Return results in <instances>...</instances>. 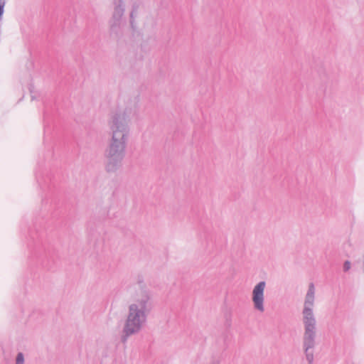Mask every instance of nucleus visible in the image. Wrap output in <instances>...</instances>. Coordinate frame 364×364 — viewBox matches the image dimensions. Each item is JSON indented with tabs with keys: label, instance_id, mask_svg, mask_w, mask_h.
<instances>
[{
	"label": "nucleus",
	"instance_id": "nucleus-1",
	"mask_svg": "<svg viewBox=\"0 0 364 364\" xmlns=\"http://www.w3.org/2000/svg\"><path fill=\"white\" fill-rule=\"evenodd\" d=\"M129 121L126 109L111 114L107 119L109 140L104 153L107 173H115L122 166L130 138Z\"/></svg>",
	"mask_w": 364,
	"mask_h": 364
},
{
	"label": "nucleus",
	"instance_id": "nucleus-2",
	"mask_svg": "<svg viewBox=\"0 0 364 364\" xmlns=\"http://www.w3.org/2000/svg\"><path fill=\"white\" fill-rule=\"evenodd\" d=\"M304 330L303 348L309 364H313L314 348L315 347L316 336V320H305Z\"/></svg>",
	"mask_w": 364,
	"mask_h": 364
},
{
	"label": "nucleus",
	"instance_id": "nucleus-3",
	"mask_svg": "<svg viewBox=\"0 0 364 364\" xmlns=\"http://www.w3.org/2000/svg\"><path fill=\"white\" fill-rule=\"evenodd\" d=\"M149 300V294L147 292H144L141 298L136 303L129 306L127 318H145L147 317L151 309V304Z\"/></svg>",
	"mask_w": 364,
	"mask_h": 364
},
{
	"label": "nucleus",
	"instance_id": "nucleus-4",
	"mask_svg": "<svg viewBox=\"0 0 364 364\" xmlns=\"http://www.w3.org/2000/svg\"><path fill=\"white\" fill-rule=\"evenodd\" d=\"M146 320H126L124 323L121 341L125 344L128 338L139 331Z\"/></svg>",
	"mask_w": 364,
	"mask_h": 364
},
{
	"label": "nucleus",
	"instance_id": "nucleus-5",
	"mask_svg": "<svg viewBox=\"0 0 364 364\" xmlns=\"http://www.w3.org/2000/svg\"><path fill=\"white\" fill-rule=\"evenodd\" d=\"M314 299L315 287L314 283H310L305 296L304 309L302 312L304 318H313V306L314 305Z\"/></svg>",
	"mask_w": 364,
	"mask_h": 364
},
{
	"label": "nucleus",
	"instance_id": "nucleus-6",
	"mask_svg": "<svg viewBox=\"0 0 364 364\" xmlns=\"http://www.w3.org/2000/svg\"><path fill=\"white\" fill-rule=\"evenodd\" d=\"M266 283L264 281L259 282L253 289L252 301L254 307L259 311H264V290Z\"/></svg>",
	"mask_w": 364,
	"mask_h": 364
},
{
	"label": "nucleus",
	"instance_id": "nucleus-7",
	"mask_svg": "<svg viewBox=\"0 0 364 364\" xmlns=\"http://www.w3.org/2000/svg\"><path fill=\"white\" fill-rule=\"evenodd\" d=\"M114 11L112 21H121L124 15V6L122 0H114Z\"/></svg>",
	"mask_w": 364,
	"mask_h": 364
},
{
	"label": "nucleus",
	"instance_id": "nucleus-8",
	"mask_svg": "<svg viewBox=\"0 0 364 364\" xmlns=\"http://www.w3.org/2000/svg\"><path fill=\"white\" fill-rule=\"evenodd\" d=\"M109 35L112 38L118 40L122 36L121 21H112L109 26Z\"/></svg>",
	"mask_w": 364,
	"mask_h": 364
},
{
	"label": "nucleus",
	"instance_id": "nucleus-9",
	"mask_svg": "<svg viewBox=\"0 0 364 364\" xmlns=\"http://www.w3.org/2000/svg\"><path fill=\"white\" fill-rule=\"evenodd\" d=\"M15 364H24V355L23 353L19 352L17 354Z\"/></svg>",
	"mask_w": 364,
	"mask_h": 364
},
{
	"label": "nucleus",
	"instance_id": "nucleus-10",
	"mask_svg": "<svg viewBox=\"0 0 364 364\" xmlns=\"http://www.w3.org/2000/svg\"><path fill=\"white\" fill-rule=\"evenodd\" d=\"M5 4L6 0H0V19H1L4 14Z\"/></svg>",
	"mask_w": 364,
	"mask_h": 364
},
{
	"label": "nucleus",
	"instance_id": "nucleus-11",
	"mask_svg": "<svg viewBox=\"0 0 364 364\" xmlns=\"http://www.w3.org/2000/svg\"><path fill=\"white\" fill-rule=\"evenodd\" d=\"M136 13V11L135 10H132V12L130 13V25H131V27L132 28V29H135V26H134V14Z\"/></svg>",
	"mask_w": 364,
	"mask_h": 364
},
{
	"label": "nucleus",
	"instance_id": "nucleus-12",
	"mask_svg": "<svg viewBox=\"0 0 364 364\" xmlns=\"http://www.w3.org/2000/svg\"><path fill=\"white\" fill-rule=\"evenodd\" d=\"M351 267V263L349 261H346L343 264V271L348 272Z\"/></svg>",
	"mask_w": 364,
	"mask_h": 364
}]
</instances>
